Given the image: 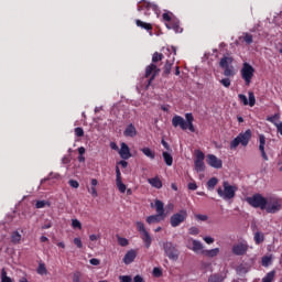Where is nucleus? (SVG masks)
<instances>
[{"mask_svg": "<svg viewBox=\"0 0 282 282\" xmlns=\"http://www.w3.org/2000/svg\"><path fill=\"white\" fill-rule=\"evenodd\" d=\"M167 30H174V32H176V34L182 33V26H180V22L177 21H172L170 23H165Z\"/></svg>", "mask_w": 282, "mask_h": 282, "instance_id": "nucleus-17", "label": "nucleus"}, {"mask_svg": "<svg viewBox=\"0 0 282 282\" xmlns=\"http://www.w3.org/2000/svg\"><path fill=\"white\" fill-rule=\"evenodd\" d=\"M69 162H72V156L69 155L63 156L62 164H69Z\"/></svg>", "mask_w": 282, "mask_h": 282, "instance_id": "nucleus-55", "label": "nucleus"}, {"mask_svg": "<svg viewBox=\"0 0 282 282\" xmlns=\"http://www.w3.org/2000/svg\"><path fill=\"white\" fill-rule=\"evenodd\" d=\"M119 155L122 160H129V158H131V150H129V145H127V143H121Z\"/></svg>", "mask_w": 282, "mask_h": 282, "instance_id": "nucleus-14", "label": "nucleus"}, {"mask_svg": "<svg viewBox=\"0 0 282 282\" xmlns=\"http://www.w3.org/2000/svg\"><path fill=\"white\" fill-rule=\"evenodd\" d=\"M36 272L37 274H41V276L47 274V268L45 267V263L40 262Z\"/></svg>", "mask_w": 282, "mask_h": 282, "instance_id": "nucleus-31", "label": "nucleus"}, {"mask_svg": "<svg viewBox=\"0 0 282 282\" xmlns=\"http://www.w3.org/2000/svg\"><path fill=\"white\" fill-rule=\"evenodd\" d=\"M276 274V272L274 271H270L263 279L262 282H272L274 281V275Z\"/></svg>", "mask_w": 282, "mask_h": 282, "instance_id": "nucleus-37", "label": "nucleus"}, {"mask_svg": "<svg viewBox=\"0 0 282 282\" xmlns=\"http://www.w3.org/2000/svg\"><path fill=\"white\" fill-rule=\"evenodd\" d=\"M188 218V212L186 209L181 210L180 213L173 214L170 218V224L172 228H177V226L184 224L185 219Z\"/></svg>", "mask_w": 282, "mask_h": 282, "instance_id": "nucleus-6", "label": "nucleus"}, {"mask_svg": "<svg viewBox=\"0 0 282 282\" xmlns=\"http://www.w3.org/2000/svg\"><path fill=\"white\" fill-rule=\"evenodd\" d=\"M224 76H227V77L235 76V67L229 66L224 68Z\"/></svg>", "mask_w": 282, "mask_h": 282, "instance_id": "nucleus-38", "label": "nucleus"}, {"mask_svg": "<svg viewBox=\"0 0 282 282\" xmlns=\"http://www.w3.org/2000/svg\"><path fill=\"white\" fill-rule=\"evenodd\" d=\"M243 41H245V43L250 45L252 43V35H250L249 33H245Z\"/></svg>", "mask_w": 282, "mask_h": 282, "instance_id": "nucleus-45", "label": "nucleus"}, {"mask_svg": "<svg viewBox=\"0 0 282 282\" xmlns=\"http://www.w3.org/2000/svg\"><path fill=\"white\" fill-rule=\"evenodd\" d=\"M72 226H73V228H78V230H82V228H83V224H80L78 219H73Z\"/></svg>", "mask_w": 282, "mask_h": 282, "instance_id": "nucleus-43", "label": "nucleus"}, {"mask_svg": "<svg viewBox=\"0 0 282 282\" xmlns=\"http://www.w3.org/2000/svg\"><path fill=\"white\" fill-rule=\"evenodd\" d=\"M240 102L248 105V97L246 95H238Z\"/></svg>", "mask_w": 282, "mask_h": 282, "instance_id": "nucleus-54", "label": "nucleus"}, {"mask_svg": "<svg viewBox=\"0 0 282 282\" xmlns=\"http://www.w3.org/2000/svg\"><path fill=\"white\" fill-rule=\"evenodd\" d=\"M237 191L239 187L237 185H231L228 181L223 182V188L218 187L217 193L225 202L228 199H235V195H237Z\"/></svg>", "mask_w": 282, "mask_h": 282, "instance_id": "nucleus-4", "label": "nucleus"}, {"mask_svg": "<svg viewBox=\"0 0 282 282\" xmlns=\"http://www.w3.org/2000/svg\"><path fill=\"white\" fill-rule=\"evenodd\" d=\"M162 155L166 166H173V155L169 152H163Z\"/></svg>", "mask_w": 282, "mask_h": 282, "instance_id": "nucleus-25", "label": "nucleus"}, {"mask_svg": "<svg viewBox=\"0 0 282 282\" xmlns=\"http://www.w3.org/2000/svg\"><path fill=\"white\" fill-rule=\"evenodd\" d=\"M204 257H217L219 254V248L210 249V250H203Z\"/></svg>", "mask_w": 282, "mask_h": 282, "instance_id": "nucleus-27", "label": "nucleus"}, {"mask_svg": "<svg viewBox=\"0 0 282 282\" xmlns=\"http://www.w3.org/2000/svg\"><path fill=\"white\" fill-rule=\"evenodd\" d=\"M275 127L278 129V133L282 135V122L275 123Z\"/></svg>", "mask_w": 282, "mask_h": 282, "instance_id": "nucleus-63", "label": "nucleus"}, {"mask_svg": "<svg viewBox=\"0 0 282 282\" xmlns=\"http://www.w3.org/2000/svg\"><path fill=\"white\" fill-rule=\"evenodd\" d=\"M156 215H162L164 217V203L162 200H155Z\"/></svg>", "mask_w": 282, "mask_h": 282, "instance_id": "nucleus-28", "label": "nucleus"}, {"mask_svg": "<svg viewBox=\"0 0 282 282\" xmlns=\"http://www.w3.org/2000/svg\"><path fill=\"white\" fill-rule=\"evenodd\" d=\"M232 254H236V257H243L248 252V242H237L231 248Z\"/></svg>", "mask_w": 282, "mask_h": 282, "instance_id": "nucleus-9", "label": "nucleus"}, {"mask_svg": "<svg viewBox=\"0 0 282 282\" xmlns=\"http://www.w3.org/2000/svg\"><path fill=\"white\" fill-rule=\"evenodd\" d=\"M140 151L145 155V158L155 160V153L150 148H142Z\"/></svg>", "mask_w": 282, "mask_h": 282, "instance_id": "nucleus-23", "label": "nucleus"}, {"mask_svg": "<svg viewBox=\"0 0 282 282\" xmlns=\"http://www.w3.org/2000/svg\"><path fill=\"white\" fill-rule=\"evenodd\" d=\"M240 73L246 85H250L252 83V78L254 77V67L248 63H243Z\"/></svg>", "mask_w": 282, "mask_h": 282, "instance_id": "nucleus-7", "label": "nucleus"}, {"mask_svg": "<svg viewBox=\"0 0 282 282\" xmlns=\"http://www.w3.org/2000/svg\"><path fill=\"white\" fill-rule=\"evenodd\" d=\"M259 151L263 160L268 161V154H265V135H259Z\"/></svg>", "mask_w": 282, "mask_h": 282, "instance_id": "nucleus-13", "label": "nucleus"}, {"mask_svg": "<svg viewBox=\"0 0 282 282\" xmlns=\"http://www.w3.org/2000/svg\"><path fill=\"white\" fill-rule=\"evenodd\" d=\"M137 229L139 230L140 235L147 232V228L142 221H137Z\"/></svg>", "mask_w": 282, "mask_h": 282, "instance_id": "nucleus-41", "label": "nucleus"}, {"mask_svg": "<svg viewBox=\"0 0 282 282\" xmlns=\"http://www.w3.org/2000/svg\"><path fill=\"white\" fill-rule=\"evenodd\" d=\"M138 28H142V30H147V32H151L153 30V25L151 23L142 22V20L135 21Z\"/></svg>", "mask_w": 282, "mask_h": 282, "instance_id": "nucleus-21", "label": "nucleus"}, {"mask_svg": "<svg viewBox=\"0 0 282 282\" xmlns=\"http://www.w3.org/2000/svg\"><path fill=\"white\" fill-rule=\"evenodd\" d=\"M123 135L126 138H135V135H138V130L135 129V126H133V123L128 124L126 130L123 131Z\"/></svg>", "mask_w": 282, "mask_h": 282, "instance_id": "nucleus-15", "label": "nucleus"}, {"mask_svg": "<svg viewBox=\"0 0 282 282\" xmlns=\"http://www.w3.org/2000/svg\"><path fill=\"white\" fill-rule=\"evenodd\" d=\"M194 164H195V171H197V173H202L206 169L204 161H195Z\"/></svg>", "mask_w": 282, "mask_h": 282, "instance_id": "nucleus-30", "label": "nucleus"}, {"mask_svg": "<svg viewBox=\"0 0 282 282\" xmlns=\"http://www.w3.org/2000/svg\"><path fill=\"white\" fill-rule=\"evenodd\" d=\"M249 107H254L257 105V98L254 97V93L249 91V101H248Z\"/></svg>", "mask_w": 282, "mask_h": 282, "instance_id": "nucleus-39", "label": "nucleus"}, {"mask_svg": "<svg viewBox=\"0 0 282 282\" xmlns=\"http://www.w3.org/2000/svg\"><path fill=\"white\" fill-rule=\"evenodd\" d=\"M207 164H209V166H212L213 169H221L223 166L221 160H219L214 154L207 155Z\"/></svg>", "mask_w": 282, "mask_h": 282, "instance_id": "nucleus-11", "label": "nucleus"}, {"mask_svg": "<svg viewBox=\"0 0 282 282\" xmlns=\"http://www.w3.org/2000/svg\"><path fill=\"white\" fill-rule=\"evenodd\" d=\"M204 239V242L205 243H215V238H213V237H208V236H206V237H204L203 238Z\"/></svg>", "mask_w": 282, "mask_h": 282, "instance_id": "nucleus-57", "label": "nucleus"}, {"mask_svg": "<svg viewBox=\"0 0 282 282\" xmlns=\"http://www.w3.org/2000/svg\"><path fill=\"white\" fill-rule=\"evenodd\" d=\"M164 251L166 257L171 259V261H177L180 259V250L175 248V245H173V242H165Z\"/></svg>", "mask_w": 282, "mask_h": 282, "instance_id": "nucleus-8", "label": "nucleus"}, {"mask_svg": "<svg viewBox=\"0 0 282 282\" xmlns=\"http://www.w3.org/2000/svg\"><path fill=\"white\" fill-rule=\"evenodd\" d=\"M230 65H232V57L230 56H224L220 62H219V66L224 69L226 67H231Z\"/></svg>", "mask_w": 282, "mask_h": 282, "instance_id": "nucleus-19", "label": "nucleus"}, {"mask_svg": "<svg viewBox=\"0 0 282 282\" xmlns=\"http://www.w3.org/2000/svg\"><path fill=\"white\" fill-rule=\"evenodd\" d=\"M88 191H89L90 195H93V197H98V192L96 191V187H91Z\"/></svg>", "mask_w": 282, "mask_h": 282, "instance_id": "nucleus-61", "label": "nucleus"}, {"mask_svg": "<svg viewBox=\"0 0 282 282\" xmlns=\"http://www.w3.org/2000/svg\"><path fill=\"white\" fill-rule=\"evenodd\" d=\"M148 182L151 184V186H153V188H162V181L158 176L149 178Z\"/></svg>", "mask_w": 282, "mask_h": 282, "instance_id": "nucleus-22", "label": "nucleus"}, {"mask_svg": "<svg viewBox=\"0 0 282 282\" xmlns=\"http://www.w3.org/2000/svg\"><path fill=\"white\" fill-rule=\"evenodd\" d=\"M193 247L192 250L193 252H204V245L199 240H193L192 241Z\"/></svg>", "mask_w": 282, "mask_h": 282, "instance_id": "nucleus-20", "label": "nucleus"}, {"mask_svg": "<svg viewBox=\"0 0 282 282\" xmlns=\"http://www.w3.org/2000/svg\"><path fill=\"white\" fill-rule=\"evenodd\" d=\"M187 188L189 191H197V183H195V181L191 182L187 184Z\"/></svg>", "mask_w": 282, "mask_h": 282, "instance_id": "nucleus-51", "label": "nucleus"}, {"mask_svg": "<svg viewBox=\"0 0 282 282\" xmlns=\"http://www.w3.org/2000/svg\"><path fill=\"white\" fill-rule=\"evenodd\" d=\"M90 265H100V260L93 258L89 260Z\"/></svg>", "mask_w": 282, "mask_h": 282, "instance_id": "nucleus-60", "label": "nucleus"}, {"mask_svg": "<svg viewBox=\"0 0 282 282\" xmlns=\"http://www.w3.org/2000/svg\"><path fill=\"white\" fill-rule=\"evenodd\" d=\"M195 218L198 219V221H208L207 215L197 214L195 215Z\"/></svg>", "mask_w": 282, "mask_h": 282, "instance_id": "nucleus-48", "label": "nucleus"}, {"mask_svg": "<svg viewBox=\"0 0 282 282\" xmlns=\"http://www.w3.org/2000/svg\"><path fill=\"white\" fill-rule=\"evenodd\" d=\"M153 274H154L155 276H160V275L162 274V270H160V268H154V269H153Z\"/></svg>", "mask_w": 282, "mask_h": 282, "instance_id": "nucleus-62", "label": "nucleus"}, {"mask_svg": "<svg viewBox=\"0 0 282 282\" xmlns=\"http://www.w3.org/2000/svg\"><path fill=\"white\" fill-rule=\"evenodd\" d=\"M135 257H138V252L133 249L129 250L123 257V263L126 265H130V263H133V261H135Z\"/></svg>", "mask_w": 282, "mask_h": 282, "instance_id": "nucleus-12", "label": "nucleus"}, {"mask_svg": "<svg viewBox=\"0 0 282 282\" xmlns=\"http://www.w3.org/2000/svg\"><path fill=\"white\" fill-rule=\"evenodd\" d=\"M265 240V236H263L262 232H256L253 236V241L257 246L263 243V241Z\"/></svg>", "mask_w": 282, "mask_h": 282, "instance_id": "nucleus-24", "label": "nucleus"}, {"mask_svg": "<svg viewBox=\"0 0 282 282\" xmlns=\"http://www.w3.org/2000/svg\"><path fill=\"white\" fill-rule=\"evenodd\" d=\"M117 241L119 243V246H122V248L129 246V240L127 238H122V237H117Z\"/></svg>", "mask_w": 282, "mask_h": 282, "instance_id": "nucleus-40", "label": "nucleus"}, {"mask_svg": "<svg viewBox=\"0 0 282 282\" xmlns=\"http://www.w3.org/2000/svg\"><path fill=\"white\" fill-rule=\"evenodd\" d=\"M160 221H164V216H162L161 214L151 215L147 218V223L150 225L160 224Z\"/></svg>", "mask_w": 282, "mask_h": 282, "instance_id": "nucleus-16", "label": "nucleus"}, {"mask_svg": "<svg viewBox=\"0 0 282 282\" xmlns=\"http://www.w3.org/2000/svg\"><path fill=\"white\" fill-rule=\"evenodd\" d=\"M144 8H147L148 10H154V12L158 10V7L154 3L143 2V6H139L138 7L139 12L141 10H144Z\"/></svg>", "mask_w": 282, "mask_h": 282, "instance_id": "nucleus-26", "label": "nucleus"}, {"mask_svg": "<svg viewBox=\"0 0 282 282\" xmlns=\"http://www.w3.org/2000/svg\"><path fill=\"white\" fill-rule=\"evenodd\" d=\"M69 186H72V188H78V186H80V184L78 183V181H74V180H70L68 182Z\"/></svg>", "mask_w": 282, "mask_h": 282, "instance_id": "nucleus-53", "label": "nucleus"}, {"mask_svg": "<svg viewBox=\"0 0 282 282\" xmlns=\"http://www.w3.org/2000/svg\"><path fill=\"white\" fill-rule=\"evenodd\" d=\"M116 184H117V187L120 193H126L127 185H124V183H122V181H117Z\"/></svg>", "mask_w": 282, "mask_h": 282, "instance_id": "nucleus-42", "label": "nucleus"}, {"mask_svg": "<svg viewBox=\"0 0 282 282\" xmlns=\"http://www.w3.org/2000/svg\"><path fill=\"white\" fill-rule=\"evenodd\" d=\"M74 243H75V246H77L78 248H83V240H80V238H75V239H74Z\"/></svg>", "mask_w": 282, "mask_h": 282, "instance_id": "nucleus-59", "label": "nucleus"}, {"mask_svg": "<svg viewBox=\"0 0 282 282\" xmlns=\"http://www.w3.org/2000/svg\"><path fill=\"white\" fill-rule=\"evenodd\" d=\"M247 204L252 206V208H260V210H265L267 213L274 215L281 210V198L275 195L263 196L259 193L253 194L246 198Z\"/></svg>", "mask_w": 282, "mask_h": 282, "instance_id": "nucleus-1", "label": "nucleus"}, {"mask_svg": "<svg viewBox=\"0 0 282 282\" xmlns=\"http://www.w3.org/2000/svg\"><path fill=\"white\" fill-rule=\"evenodd\" d=\"M220 83L225 86V87H230V78H223L220 80Z\"/></svg>", "mask_w": 282, "mask_h": 282, "instance_id": "nucleus-58", "label": "nucleus"}, {"mask_svg": "<svg viewBox=\"0 0 282 282\" xmlns=\"http://www.w3.org/2000/svg\"><path fill=\"white\" fill-rule=\"evenodd\" d=\"M164 59V54L155 52L152 55V63L147 66L145 68V78H149V85L155 80V77L158 74H160V68L158 67V63H161V61Z\"/></svg>", "mask_w": 282, "mask_h": 282, "instance_id": "nucleus-3", "label": "nucleus"}, {"mask_svg": "<svg viewBox=\"0 0 282 282\" xmlns=\"http://www.w3.org/2000/svg\"><path fill=\"white\" fill-rule=\"evenodd\" d=\"M261 263H262L263 268H268L272 263V256L262 257Z\"/></svg>", "mask_w": 282, "mask_h": 282, "instance_id": "nucleus-34", "label": "nucleus"}, {"mask_svg": "<svg viewBox=\"0 0 282 282\" xmlns=\"http://www.w3.org/2000/svg\"><path fill=\"white\" fill-rule=\"evenodd\" d=\"M163 21H166L167 23H173L171 20V13H163Z\"/></svg>", "mask_w": 282, "mask_h": 282, "instance_id": "nucleus-56", "label": "nucleus"}, {"mask_svg": "<svg viewBox=\"0 0 282 282\" xmlns=\"http://www.w3.org/2000/svg\"><path fill=\"white\" fill-rule=\"evenodd\" d=\"M204 158H206V155L204 154V152L198 151V152L196 153V161H197V162H204Z\"/></svg>", "mask_w": 282, "mask_h": 282, "instance_id": "nucleus-47", "label": "nucleus"}, {"mask_svg": "<svg viewBox=\"0 0 282 282\" xmlns=\"http://www.w3.org/2000/svg\"><path fill=\"white\" fill-rule=\"evenodd\" d=\"M141 239L145 243V248H151L153 239L151 238L149 231H144L143 234H141Z\"/></svg>", "mask_w": 282, "mask_h": 282, "instance_id": "nucleus-18", "label": "nucleus"}, {"mask_svg": "<svg viewBox=\"0 0 282 282\" xmlns=\"http://www.w3.org/2000/svg\"><path fill=\"white\" fill-rule=\"evenodd\" d=\"M250 140H252V131L250 129H248L245 132H240L230 142V149H237V147H239V144H241V147H248Z\"/></svg>", "mask_w": 282, "mask_h": 282, "instance_id": "nucleus-5", "label": "nucleus"}, {"mask_svg": "<svg viewBox=\"0 0 282 282\" xmlns=\"http://www.w3.org/2000/svg\"><path fill=\"white\" fill-rule=\"evenodd\" d=\"M188 232H189L191 235L197 236V235H199V228H197V227H191V228L188 229Z\"/></svg>", "mask_w": 282, "mask_h": 282, "instance_id": "nucleus-50", "label": "nucleus"}, {"mask_svg": "<svg viewBox=\"0 0 282 282\" xmlns=\"http://www.w3.org/2000/svg\"><path fill=\"white\" fill-rule=\"evenodd\" d=\"M1 282H12V278L8 276L6 268L1 270Z\"/></svg>", "mask_w": 282, "mask_h": 282, "instance_id": "nucleus-35", "label": "nucleus"}, {"mask_svg": "<svg viewBox=\"0 0 282 282\" xmlns=\"http://www.w3.org/2000/svg\"><path fill=\"white\" fill-rule=\"evenodd\" d=\"M75 135H77V138H83V135H85V130H83V128H75Z\"/></svg>", "mask_w": 282, "mask_h": 282, "instance_id": "nucleus-46", "label": "nucleus"}, {"mask_svg": "<svg viewBox=\"0 0 282 282\" xmlns=\"http://www.w3.org/2000/svg\"><path fill=\"white\" fill-rule=\"evenodd\" d=\"M133 281L134 282H144V279H142V276H140V275H135Z\"/></svg>", "mask_w": 282, "mask_h": 282, "instance_id": "nucleus-64", "label": "nucleus"}, {"mask_svg": "<svg viewBox=\"0 0 282 282\" xmlns=\"http://www.w3.org/2000/svg\"><path fill=\"white\" fill-rule=\"evenodd\" d=\"M280 118H281V115L275 113V115H273V116H271V117H267V121H268V122H271L272 124H274V127H276V124H279V123L276 122V120H279Z\"/></svg>", "mask_w": 282, "mask_h": 282, "instance_id": "nucleus-33", "label": "nucleus"}, {"mask_svg": "<svg viewBox=\"0 0 282 282\" xmlns=\"http://www.w3.org/2000/svg\"><path fill=\"white\" fill-rule=\"evenodd\" d=\"M46 205H47V202L37 200L36 204H35V208H45Z\"/></svg>", "mask_w": 282, "mask_h": 282, "instance_id": "nucleus-49", "label": "nucleus"}, {"mask_svg": "<svg viewBox=\"0 0 282 282\" xmlns=\"http://www.w3.org/2000/svg\"><path fill=\"white\" fill-rule=\"evenodd\" d=\"M11 243H21V234L19 231H13L11 235Z\"/></svg>", "mask_w": 282, "mask_h": 282, "instance_id": "nucleus-29", "label": "nucleus"}, {"mask_svg": "<svg viewBox=\"0 0 282 282\" xmlns=\"http://www.w3.org/2000/svg\"><path fill=\"white\" fill-rule=\"evenodd\" d=\"M185 119H183V117L180 115H175L172 118V126L175 128L180 127L182 131H186L188 129V131H191L192 133H195V126L193 124V122L195 121V118L193 117V113L191 112L185 113Z\"/></svg>", "mask_w": 282, "mask_h": 282, "instance_id": "nucleus-2", "label": "nucleus"}, {"mask_svg": "<svg viewBox=\"0 0 282 282\" xmlns=\"http://www.w3.org/2000/svg\"><path fill=\"white\" fill-rule=\"evenodd\" d=\"M116 175H117V178H116V182H122V174L120 173V167H116Z\"/></svg>", "mask_w": 282, "mask_h": 282, "instance_id": "nucleus-52", "label": "nucleus"}, {"mask_svg": "<svg viewBox=\"0 0 282 282\" xmlns=\"http://www.w3.org/2000/svg\"><path fill=\"white\" fill-rule=\"evenodd\" d=\"M218 180L217 177H212L208 182H207V187L209 188V191H212L213 188H215L218 184Z\"/></svg>", "mask_w": 282, "mask_h": 282, "instance_id": "nucleus-36", "label": "nucleus"}, {"mask_svg": "<svg viewBox=\"0 0 282 282\" xmlns=\"http://www.w3.org/2000/svg\"><path fill=\"white\" fill-rule=\"evenodd\" d=\"M119 281L120 282H132L133 279L130 275H120Z\"/></svg>", "mask_w": 282, "mask_h": 282, "instance_id": "nucleus-44", "label": "nucleus"}, {"mask_svg": "<svg viewBox=\"0 0 282 282\" xmlns=\"http://www.w3.org/2000/svg\"><path fill=\"white\" fill-rule=\"evenodd\" d=\"M224 279L221 274H213L209 276L208 282H224Z\"/></svg>", "mask_w": 282, "mask_h": 282, "instance_id": "nucleus-32", "label": "nucleus"}, {"mask_svg": "<svg viewBox=\"0 0 282 282\" xmlns=\"http://www.w3.org/2000/svg\"><path fill=\"white\" fill-rule=\"evenodd\" d=\"M171 50L173 52L172 58L167 59L164 65V74L169 75L171 74V69L173 67V64L175 63V56L177 55V50L175 46H171Z\"/></svg>", "mask_w": 282, "mask_h": 282, "instance_id": "nucleus-10", "label": "nucleus"}]
</instances>
